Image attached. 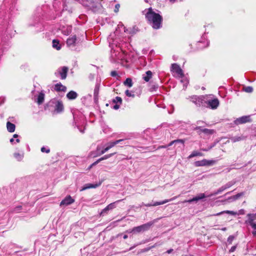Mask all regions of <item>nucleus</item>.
Segmentation results:
<instances>
[{"label":"nucleus","mask_w":256,"mask_h":256,"mask_svg":"<svg viewBox=\"0 0 256 256\" xmlns=\"http://www.w3.org/2000/svg\"><path fill=\"white\" fill-rule=\"evenodd\" d=\"M144 12L146 20L153 28L158 29L160 28L162 19L160 14L156 13L151 8L146 9Z\"/></svg>","instance_id":"obj_1"},{"label":"nucleus","mask_w":256,"mask_h":256,"mask_svg":"<svg viewBox=\"0 0 256 256\" xmlns=\"http://www.w3.org/2000/svg\"><path fill=\"white\" fill-rule=\"evenodd\" d=\"M206 97L207 96H192L190 97V100L196 105L200 106L206 102L205 100L206 99Z\"/></svg>","instance_id":"obj_2"},{"label":"nucleus","mask_w":256,"mask_h":256,"mask_svg":"<svg viewBox=\"0 0 256 256\" xmlns=\"http://www.w3.org/2000/svg\"><path fill=\"white\" fill-rule=\"evenodd\" d=\"M122 140H118L113 142H110L108 144V146L102 150H100V148L98 146L96 148V150L98 152L97 156H100L104 154L106 152L114 147L116 144H118Z\"/></svg>","instance_id":"obj_3"},{"label":"nucleus","mask_w":256,"mask_h":256,"mask_svg":"<svg viewBox=\"0 0 256 256\" xmlns=\"http://www.w3.org/2000/svg\"><path fill=\"white\" fill-rule=\"evenodd\" d=\"M171 70L174 75L178 78H182L184 76L182 70L178 65L176 64H172Z\"/></svg>","instance_id":"obj_4"},{"label":"nucleus","mask_w":256,"mask_h":256,"mask_svg":"<svg viewBox=\"0 0 256 256\" xmlns=\"http://www.w3.org/2000/svg\"><path fill=\"white\" fill-rule=\"evenodd\" d=\"M151 225H152L151 224L147 223V224H144L138 226L134 227L130 232L138 233V232H144L145 230H148L150 228Z\"/></svg>","instance_id":"obj_5"},{"label":"nucleus","mask_w":256,"mask_h":256,"mask_svg":"<svg viewBox=\"0 0 256 256\" xmlns=\"http://www.w3.org/2000/svg\"><path fill=\"white\" fill-rule=\"evenodd\" d=\"M214 163L215 161L214 160H206L204 159L202 160L196 162L194 164L196 166H202L212 165Z\"/></svg>","instance_id":"obj_6"},{"label":"nucleus","mask_w":256,"mask_h":256,"mask_svg":"<svg viewBox=\"0 0 256 256\" xmlns=\"http://www.w3.org/2000/svg\"><path fill=\"white\" fill-rule=\"evenodd\" d=\"M74 200L70 196H66L60 204V206H68L74 202Z\"/></svg>","instance_id":"obj_7"},{"label":"nucleus","mask_w":256,"mask_h":256,"mask_svg":"<svg viewBox=\"0 0 256 256\" xmlns=\"http://www.w3.org/2000/svg\"><path fill=\"white\" fill-rule=\"evenodd\" d=\"M76 35L70 36L66 40V44L68 46H75L76 41Z\"/></svg>","instance_id":"obj_8"},{"label":"nucleus","mask_w":256,"mask_h":256,"mask_svg":"<svg viewBox=\"0 0 256 256\" xmlns=\"http://www.w3.org/2000/svg\"><path fill=\"white\" fill-rule=\"evenodd\" d=\"M176 198V196H174L170 200H165L162 202H156L153 204H145V206H157L165 204L171 200H174Z\"/></svg>","instance_id":"obj_9"},{"label":"nucleus","mask_w":256,"mask_h":256,"mask_svg":"<svg viewBox=\"0 0 256 256\" xmlns=\"http://www.w3.org/2000/svg\"><path fill=\"white\" fill-rule=\"evenodd\" d=\"M208 106L212 109L216 108L219 102L217 98H214L212 100H209L208 102Z\"/></svg>","instance_id":"obj_10"},{"label":"nucleus","mask_w":256,"mask_h":256,"mask_svg":"<svg viewBox=\"0 0 256 256\" xmlns=\"http://www.w3.org/2000/svg\"><path fill=\"white\" fill-rule=\"evenodd\" d=\"M54 89L57 92H66V88L63 86L61 83H58L54 86Z\"/></svg>","instance_id":"obj_11"},{"label":"nucleus","mask_w":256,"mask_h":256,"mask_svg":"<svg viewBox=\"0 0 256 256\" xmlns=\"http://www.w3.org/2000/svg\"><path fill=\"white\" fill-rule=\"evenodd\" d=\"M206 197V196H205L204 194L201 193V194H198L196 197L192 199L188 200V201H184V202H191L194 201H198V200H202Z\"/></svg>","instance_id":"obj_12"},{"label":"nucleus","mask_w":256,"mask_h":256,"mask_svg":"<svg viewBox=\"0 0 256 256\" xmlns=\"http://www.w3.org/2000/svg\"><path fill=\"white\" fill-rule=\"evenodd\" d=\"M100 185V184H88L84 185V187L82 188L80 190V191L84 190L88 188H96L98 186Z\"/></svg>","instance_id":"obj_13"},{"label":"nucleus","mask_w":256,"mask_h":256,"mask_svg":"<svg viewBox=\"0 0 256 256\" xmlns=\"http://www.w3.org/2000/svg\"><path fill=\"white\" fill-rule=\"evenodd\" d=\"M120 201V200H118L114 202H112V203H111L110 204H109L108 206H106L102 211V212H107L108 210H112L113 208H116V205H115V204L116 202H118Z\"/></svg>","instance_id":"obj_14"},{"label":"nucleus","mask_w":256,"mask_h":256,"mask_svg":"<svg viewBox=\"0 0 256 256\" xmlns=\"http://www.w3.org/2000/svg\"><path fill=\"white\" fill-rule=\"evenodd\" d=\"M68 68L67 67L63 66L62 68V70L60 72L62 79H65L66 77Z\"/></svg>","instance_id":"obj_15"},{"label":"nucleus","mask_w":256,"mask_h":256,"mask_svg":"<svg viewBox=\"0 0 256 256\" xmlns=\"http://www.w3.org/2000/svg\"><path fill=\"white\" fill-rule=\"evenodd\" d=\"M78 96V94L76 92L74 91H70L68 93L66 94V97L69 100H74L76 99Z\"/></svg>","instance_id":"obj_16"},{"label":"nucleus","mask_w":256,"mask_h":256,"mask_svg":"<svg viewBox=\"0 0 256 256\" xmlns=\"http://www.w3.org/2000/svg\"><path fill=\"white\" fill-rule=\"evenodd\" d=\"M250 120L249 116H242L236 120V122L237 124H243L246 122Z\"/></svg>","instance_id":"obj_17"},{"label":"nucleus","mask_w":256,"mask_h":256,"mask_svg":"<svg viewBox=\"0 0 256 256\" xmlns=\"http://www.w3.org/2000/svg\"><path fill=\"white\" fill-rule=\"evenodd\" d=\"M52 47L57 50H60L61 49V46L60 44L59 40H52Z\"/></svg>","instance_id":"obj_18"},{"label":"nucleus","mask_w":256,"mask_h":256,"mask_svg":"<svg viewBox=\"0 0 256 256\" xmlns=\"http://www.w3.org/2000/svg\"><path fill=\"white\" fill-rule=\"evenodd\" d=\"M7 129L8 132H12L15 130V125L10 122H8L6 124Z\"/></svg>","instance_id":"obj_19"},{"label":"nucleus","mask_w":256,"mask_h":256,"mask_svg":"<svg viewBox=\"0 0 256 256\" xmlns=\"http://www.w3.org/2000/svg\"><path fill=\"white\" fill-rule=\"evenodd\" d=\"M64 110V106L62 102H58L56 106V110L58 112H62Z\"/></svg>","instance_id":"obj_20"},{"label":"nucleus","mask_w":256,"mask_h":256,"mask_svg":"<svg viewBox=\"0 0 256 256\" xmlns=\"http://www.w3.org/2000/svg\"><path fill=\"white\" fill-rule=\"evenodd\" d=\"M152 72L150 70H148L146 72V76H144V75L143 76L144 80L146 82H148L152 78Z\"/></svg>","instance_id":"obj_21"},{"label":"nucleus","mask_w":256,"mask_h":256,"mask_svg":"<svg viewBox=\"0 0 256 256\" xmlns=\"http://www.w3.org/2000/svg\"><path fill=\"white\" fill-rule=\"evenodd\" d=\"M232 214V215H233V216H236L237 214V212H234V211H231V210H224V211H222V212H218V214H214V216H220L222 214Z\"/></svg>","instance_id":"obj_22"},{"label":"nucleus","mask_w":256,"mask_h":256,"mask_svg":"<svg viewBox=\"0 0 256 256\" xmlns=\"http://www.w3.org/2000/svg\"><path fill=\"white\" fill-rule=\"evenodd\" d=\"M44 94L42 92H40L39 94L38 97V100L37 102L40 104H42L44 102Z\"/></svg>","instance_id":"obj_23"},{"label":"nucleus","mask_w":256,"mask_h":256,"mask_svg":"<svg viewBox=\"0 0 256 256\" xmlns=\"http://www.w3.org/2000/svg\"><path fill=\"white\" fill-rule=\"evenodd\" d=\"M253 220H252L250 222V224L252 228H253L252 234L254 236H256V224L252 222Z\"/></svg>","instance_id":"obj_24"},{"label":"nucleus","mask_w":256,"mask_h":256,"mask_svg":"<svg viewBox=\"0 0 256 256\" xmlns=\"http://www.w3.org/2000/svg\"><path fill=\"white\" fill-rule=\"evenodd\" d=\"M203 154L197 151H194L188 157V158H191L193 157L196 156H202Z\"/></svg>","instance_id":"obj_25"},{"label":"nucleus","mask_w":256,"mask_h":256,"mask_svg":"<svg viewBox=\"0 0 256 256\" xmlns=\"http://www.w3.org/2000/svg\"><path fill=\"white\" fill-rule=\"evenodd\" d=\"M243 195H244V194L242 192H240V193L236 195L231 196L228 199L232 201L236 200L238 199L240 197L242 196Z\"/></svg>","instance_id":"obj_26"},{"label":"nucleus","mask_w":256,"mask_h":256,"mask_svg":"<svg viewBox=\"0 0 256 256\" xmlns=\"http://www.w3.org/2000/svg\"><path fill=\"white\" fill-rule=\"evenodd\" d=\"M243 195H244V194L242 192H240V193L236 195L231 196L228 199L232 201L236 200L238 199L240 197L242 196Z\"/></svg>","instance_id":"obj_27"},{"label":"nucleus","mask_w":256,"mask_h":256,"mask_svg":"<svg viewBox=\"0 0 256 256\" xmlns=\"http://www.w3.org/2000/svg\"><path fill=\"white\" fill-rule=\"evenodd\" d=\"M243 195H244V194L242 192H240V193L236 195L231 196L228 199L232 201L236 200L238 199L240 197L242 196Z\"/></svg>","instance_id":"obj_28"},{"label":"nucleus","mask_w":256,"mask_h":256,"mask_svg":"<svg viewBox=\"0 0 256 256\" xmlns=\"http://www.w3.org/2000/svg\"><path fill=\"white\" fill-rule=\"evenodd\" d=\"M124 84L126 86H128L129 87H131L132 85V80L130 78H126L125 82H124Z\"/></svg>","instance_id":"obj_29"},{"label":"nucleus","mask_w":256,"mask_h":256,"mask_svg":"<svg viewBox=\"0 0 256 256\" xmlns=\"http://www.w3.org/2000/svg\"><path fill=\"white\" fill-rule=\"evenodd\" d=\"M115 153H112V154H108L105 155L104 156L100 158V159L102 160L108 159V158H110V157L112 156Z\"/></svg>","instance_id":"obj_30"},{"label":"nucleus","mask_w":256,"mask_h":256,"mask_svg":"<svg viewBox=\"0 0 256 256\" xmlns=\"http://www.w3.org/2000/svg\"><path fill=\"white\" fill-rule=\"evenodd\" d=\"M202 131L204 133L210 134H212L214 132V130H209V129H207V128L203 129L202 130Z\"/></svg>","instance_id":"obj_31"},{"label":"nucleus","mask_w":256,"mask_h":256,"mask_svg":"<svg viewBox=\"0 0 256 256\" xmlns=\"http://www.w3.org/2000/svg\"><path fill=\"white\" fill-rule=\"evenodd\" d=\"M244 90L246 92H252L253 91V88L251 86H246L244 88Z\"/></svg>","instance_id":"obj_32"},{"label":"nucleus","mask_w":256,"mask_h":256,"mask_svg":"<svg viewBox=\"0 0 256 256\" xmlns=\"http://www.w3.org/2000/svg\"><path fill=\"white\" fill-rule=\"evenodd\" d=\"M14 156L18 160H22V158L23 156L22 155L20 154H18V153L14 154Z\"/></svg>","instance_id":"obj_33"},{"label":"nucleus","mask_w":256,"mask_h":256,"mask_svg":"<svg viewBox=\"0 0 256 256\" xmlns=\"http://www.w3.org/2000/svg\"><path fill=\"white\" fill-rule=\"evenodd\" d=\"M180 142L182 144H184V141L182 140H174V141H172V142H170L169 144H168V146H172L174 143V142Z\"/></svg>","instance_id":"obj_34"},{"label":"nucleus","mask_w":256,"mask_h":256,"mask_svg":"<svg viewBox=\"0 0 256 256\" xmlns=\"http://www.w3.org/2000/svg\"><path fill=\"white\" fill-rule=\"evenodd\" d=\"M126 95L129 97H130V96H132L134 97V94H132V93L130 92L128 90H126L125 92Z\"/></svg>","instance_id":"obj_35"},{"label":"nucleus","mask_w":256,"mask_h":256,"mask_svg":"<svg viewBox=\"0 0 256 256\" xmlns=\"http://www.w3.org/2000/svg\"><path fill=\"white\" fill-rule=\"evenodd\" d=\"M71 29H72V28H71V27H70V28H68V30L66 32V31H64V30H63L62 33H63L64 34H65V35H66V36H68V34H70V32H71Z\"/></svg>","instance_id":"obj_36"},{"label":"nucleus","mask_w":256,"mask_h":256,"mask_svg":"<svg viewBox=\"0 0 256 256\" xmlns=\"http://www.w3.org/2000/svg\"><path fill=\"white\" fill-rule=\"evenodd\" d=\"M114 102H119L120 104L122 103V100L120 97L117 96L116 98V99L114 100Z\"/></svg>","instance_id":"obj_37"},{"label":"nucleus","mask_w":256,"mask_h":256,"mask_svg":"<svg viewBox=\"0 0 256 256\" xmlns=\"http://www.w3.org/2000/svg\"><path fill=\"white\" fill-rule=\"evenodd\" d=\"M41 151L43 152H46V153H48L50 152V150L49 149H46V148H45L44 147H42V148H41Z\"/></svg>","instance_id":"obj_38"},{"label":"nucleus","mask_w":256,"mask_h":256,"mask_svg":"<svg viewBox=\"0 0 256 256\" xmlns=\"http://www.w3.org/2000/svg\"><path fill=\"white\" fill-rule=\"evenodd\" d=\"M120 7V6L119 4H116L115 6L114 12H118Z\"/></svg>","instance_id":"obj_39"},{"label":"nucleus","mask_w":256,"mask_h":256,"mask_svg":"<svg viewBox=\"0 0 256 256\" xmlns=\"http://www.w3.org/2000/svg\"><path fill=\"white\" fill-rule=\"evenodd\" d=\"M102 160L100 159V158L99 159H98L96 161L94 162L91 166H90V168L92 167L93 166H94L96 164H98L99 162H101Z\"/></svg>","instance_id":"obj_40"},{"label":"nucleus","mask_w":256,"mask_h":256,"mask_svg":"<svg viewBox=\"0 0 256 256\" xmlns=\"http://www.w3.org/2000/svg\"><path fill=\"white\" fill-rule=\"evenodd\" d=\"M102 160L100 159V158L99 159H98L96 161L94 162L91 166H90V168L92 167L93 166H94L96 164H98L99 162H101Z\"/></svg>","instance_id":"obj_41"},{"label":"nucleus","mask_w":256,"mask_h":256,"mask_svg":"<svg viewBox=\"0 0 256 256\" xmlns=\"http://www.w3.org/2000/svg\"><path fill=\"white\" fill-rule=\"evenodd\" d=\"M102 160L100 159V158L99 159H98L96 161L94 162L91 166H90V168L92 167L93 166H94L96 164H98L99 162H101Z\"/></svg>","instance_id":"obj_42"},{"label":"nucleus","mask_w":256,"mask_h":256,"mask_svg":"<svg viewBox=\"0 0 256 256\" xmlns=\"http://www.w3.org/2000/svg\"><path fill=\"white\" fill-rule=\"evenodd\" d=\"M244 214V210L243 209H241L240 210H238V212H237V214Z\"/></svg>","instance_id":"obj_43"},{"label":"nucleus","mask_w":256,"mask_h":256,"mask_svg":"<svg viewBox=\"0 0 256 256\" xmlns=\"http://www.w3.org/2000/svg\"><path fill=\"white\" fill-rule=\"evenodd\" d=\"M222 190H221V189H220V190H218V192H216V193H215V194H210V195L208 196H212V195H216V194H218L219 192H222Z\"/></svg>","instance_id":"obj_44"},{"label":"nucleus","mask_w":256,"mask_h":256,"mask_svg":"<svg viewBox=\"0 0 256 256\" xmlns=\"http://www.w3.org/2000/svg\"><path fill=\"white\" fill-rule=\"evenodd\" d=\"M235 249H236V247H235V246H232V247L231 248V249H230V251L231 252H233L235 250Z\"/></svg>","instance_id":"obj_45"},{"label":"nucleus","mask_w":256,"mask_h":256,"mask_svg":"<svg viewBox=\"0 0 256 256\" xmlns=\"http://www.w3.org/2000/svg\"><path fill=\"white\" fill-rule=\"evenodd\" d=\"M114 108L116 110H117L119 108V106L118 105V104H116L114 106Z\"/></svg>","instance_id":"obj_46"},{"label":"nucleus","mask_w":256,"mask_h":256,"mask_svg":"<svg viewBox=\"0 0 256 256\" xmlns=\"http://www.w3.org/2000/svg\"><path fill=\"white\" fill-rule=\"evenodd\" d=\"M111 74L112 76H115L116 75V72H112L111 73Z\"/></svg>","instance_id":"obj_47"},{"label":"nucleus","mask_w":256,"mask_h":256,"mask_svg":"<svg viewBox=\"0 0 256 256\" xmlns=\"http://www.w3.org/2000/svg\"><path fill=\"white\" fill-rule=\"evenodd\" d=\"M172 250H173L172 249H170V250H168L166 252L168 254H170L172 252Z\"/></svg>","instance_id":"obj_48"},{"label":"nucleus","mask_w":256,"mask_h":256,"mask_svg":"<svg viewBox=\"0 0 256 256\" xmlns=\"http://www.w3.org/2000/svg\"><path fill=\"white\" fill-rule=\"evenodd\" d=\"M232 239H233V237H232V236H230V237L228 238V240H230V241H232Z\"/></svg>","instance_id":"obj_49"},{"label":"nucleus","mask_w":256,"mask_h":256,"mask_svg":"<svg viewBox=\"0 0 256 256\" xmlns=\"http://www.w3.org/2000/svg\"><path fill=\"white\" fill-rule=\"evenodd\" d=\"M90 155H91L92 156H93V157H96V155H93V152H92V153H91V154H90Z\"/></svg>","instance_id":"obj_50"},{"label":"nucleus","mask_w":256,"mask_h":256,"mask_svg":"<svg viewBox=\"0 0 256 256\" xmlns=\"http://www.w3.org/2000/svg\"><path fill=\"white\" fill-rule=\"evenodd\" d=\"M18 136L16 134H15L14 135V138H17Z\"/></svg>","instance_id":"obj_51"},{"label":"nucleus","mask_w":256,"mask_h":256,"mask_svg":"<svg viewBox=\"0 0 256 256\" xmlns=\"http://www.w3.org/2000/svg\"><path fill=\"white\" fill-rule=\"evenodd\" d=\"M14 140L13 138L10 139V142H14Z\"/></svg>","instance_id":"obj_52"},{"label":"nucleus","mask_w":256,"mask_h":256,"mask_svg":"<svg viewBox=\"0 0 256 256\" xmlns=\"http://www.w3.org/2000/svg\"><path fill=\"white\" fill-rule=\"evenodd\" d=\"M128 238V236H126V235H125V236H124V239L126 238Z\"/></svg>","instance_id":"obj_53"},{"label":"nucleus","mask_w":256,"mask_h":256,"mask_svg":"<svg viewBox=\"0 0 256 256\" xmlns=\"http://www.w3.org/2000/svg\"><path fill=\"white\" fill-rule=\"evenodd\" d=\"M169 0L171 2H174L175 1V0Z\"/></svg>","instance_id":"obj_54"},{"label":"nucleus","mask_w":256,"mask_h":256,"mask_svg":"<svg viewBox=\"0 0 256 256\" xmlns=\"http://www.w3.org/2000/svg\"><path fill=\"white\" fill-rule=\"evenodd\" d=\"M16 142H20V140H19L18 139H16Z\"/></svg>","instance_id":"obj_55"},{"label":"nucleus","mask_w":256,"mask_h":256,"mask_svg":"<svg viewBox=\"0 0 256 256\" xmlns=\"http://www.w3.org/2000/svg\"><path fill=\"white\" fill-rule=\"evenodd\" d=\"M254 218H256V214H254Z\"/></svg>","instance_id":"obj_56"}]
</instances>
